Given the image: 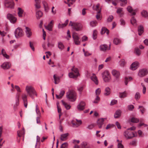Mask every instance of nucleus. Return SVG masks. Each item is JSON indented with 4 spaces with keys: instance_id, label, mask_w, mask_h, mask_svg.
<instances>
[{
    "instance_id": "f257e3e1",
    "label": "nucleus",
    "mask_w": 148,
    "mask_h": 148,
    "mask_svg": "<svg viewBox=\"0 0 148 148\" xmlns=\"http://www.w3.org/2000/svg\"><path fill=\"white\" fill-rule=\"evenodd\" d=\"M25 90L27 95L32 99H34V96H37L36 92L32 86L30 85H27L25 88Z\"/></svg>"
},
{
    "instance_id": "f03ea898",
    "label": "nucleus",
    "mask_w": 148,
    "mask_h": 148,
    "mask_svg": "<svg viewBox=\"0 0 148 148\" xmlns=\"http://www.w3.org/2000/svg\"><path fill=\"white\" fill-rule=\"evenodd\" d=\"M66 97L70 101H75L76 99V93L73 90H69L66 93Z\"/></svg>"
},
{
    "instance_id": "7ed1b4c3",
    "label": "nucleus",
    "mask_w": 148,
    "mask_h": 148,
    "mask_svg": "<svg viewBox=\"0 0 148 148\" xmlns=\"http://www.w3.org/2000/svg\"><path fill=\"white\" fill-rule=\"evenodd\" d=\"M123 135L127 139H130L136 137L137 134L136 132L130 131L127 130L124 132Z\"/></svg>"
},
{
    "instance_id": "20e7f679",
    "label": "nucleus",
    "mask_w": 148,
    "mask_h": 148,
    "mask_svg": "<svg viewBox=\"0 0 148 148\" xmlns=\"http://www.w3.org/2000/svg\"><path fill=\"white\" fill-rule=\"evenodd\" d=\"M72 72L69 73V77L73 78H77L79 75L78 69L73 67L71 69Z\"/></svg>"
},
{
    "instance_id": "39448f33",
    "label": "nucleus",
    "mask_w": 148,
    "mask_h": 148,
    "mask_svg": "<svg viewBox=\"0 0 148 148\" xmlns=\"http://www.w3.org/2000/svg\"><path fill=\"white\" fill-rule=\"evenodd\" d=\"M103 79L106 82H109L110 79L111 77L109 72L107 70H105L101 73Z\"/></svg>"
},
{
    "instance_id": "423d86ee",
    "label": "nucleus",
    "mask_w": 148,
    "mask_h": 148,
    "mask_svg": "<svg viewBox=\"0 0 148 148\" xmlns=\"http://www.w3.org/2000/svg\"><path fill=\"white\" fill-rule=\"evenodd\" d=\"M14 34L16 38H17L22 36L23 34L21 28L18 27L16 29L14 32Z\"/></svg>"
},
{
    "instance_id": "0eeeda50",
    "label": "nucleus",
    "mask_w": 148,
    "mask_h": 148,
    "mask_svg": "<svg viewBox=\"0 0 148 148\" xmlns=\"http://www.w3.org/2000/svg\"><path fill=\"white\" fill-rule=\"evenodd\" d=\"M110 44H109V46L106 44L101 45L99 47L100 50L101 51L105 52L110 49Z\"/></svg>"
},
{
    "instance_id": "6e6552de",
    "label": "nucleus",
    "mask_w": 148,
    "mask_h": 148,
    "mask_svg": "<svg viewBox=\"0 0 148 148\" xmlns=\"http://www.w3.org/2000/svg\"><path fill=\"white\" fill-rule=\"evenodd\" d=\"M73 38L74 41L76 45H79L80 44V39L78 34L76 33H73Z\"/></svg>"
},
{
    "instance_id": "1a4fd4ad",
    "label": "nucleus",
    "mask_w": 148,
    "mask_h": 148,
    "mask_svg": "<svg viewBox=\"0 0 148 148\" xmlns=\"http://www.w3.org/2000/svg\"><path fill=\"white\" fill-rule=\"evenodd\" d=\"M4 5L6 8H12L14 7V4L12 0H5Z\"/></svg>"
},
{
    "instance_id": "9d476101",
    "label": "nucleus",
    "mask_w": 148,
    "mask_h": 148,
    "mask_svg": "<svg viewBox=\"0 0 148 148\" xmlns=\"http://www.w3.org/2000/svg\"><path fill=\"white\" fill-rule=\"evenodd\" d=\"M7 18L10 20V22L12 23H15L17 21V18L13 15L8 14L7 16Z\"/></svg>"
},
{
    "instance_id": "9b49d317",
    "label": "nucleus",
    "mask_w": 148,
    "mask_h": 148,
    "mask_svg": "<svg viewBox=\"0 0 148 148\" xmlns=\"http://www.w3.org/2000/svg\"><path fill=\"white\" fill-rule=\"evenodd\" d=\"M73 126L74 127H77L79 126L82 123L81 120H78L77 119H74L71 122Z\"/></svg>"
},
{
    "instance_id": "f8f14e48",
    "label": "nucleus",
    "mask_w": 148,
    "mask_h": 148,
    "mask_svg": "<svg viewBox=\"0 0 148 148\" xmlns=\"http://www.w3.org/2000/svg\"><path fill=\"white\" fill-rule=\"evenodd\" d=\"M111 73L116 79H119L120 75V73L119 71L116 69H113L111 71Z\"/></svg>"
},
{
    "instance_id": "ddd939ff",
    "label": "nucleus",
    "mask_w": 148,
    "mask_h": 148,
    "mask_svg": "<svg viewBox=\"0 0 148 148\" xmlns=\"http://www.w3.org/2000/svg\"><path fill=\"white\" fill-rule=\"evenodd\" d=\"M21 98L23 101L24 105L25 108H27V96L25 93H23L21 95Z\"/></svg>"
},
{
    "instance_id": "4468645a",
    "label": "nucleus",
    "mask_w": 148,
    "mask_h": 148,
    "mask_svg": "<svg viewBox=\"0 0 148 148\" xmlns=\"http://www.w3.org/2000/svg\"><path fill=\"white\" fill-rule=\"evenodd\" d=\"M148 73L147 69H143L139 70L138 75L139 77H142L147 75Z\"/></svg>"
},
{
    "instance_id": "2eb2a0df",
    "label": "nucleus",
    "mask_w": 148,
    "mask_h": 148,
    "mask_svg": "<svg viewBox=\"0 0 148 148\" xmlns=\"http://www.w3.org/2000/svg\"><path fill=\"white\" fill-rule=\"evenodd\" d=\"M86 106V103L83 101H81L77 106V110L79 111H82L84 110Z\"/></svg>"
},
{
    "instance_id": "dca6fc26",
    "label": "nucleus",
    "mask_w": 148,
    "mask_h": 148,
    "mask_svg": "<svg viewBox=\"0 0 148 148\" xmlns=\"http://www.w3.org/2000/svg\"><path fill=\"white\" fill-rule=\"evenodd\" d=\"M139 66V63L138 62H135L133 63L131 65L130 69L134 71Z\"/></svg>"
},
{
    "instance_id": "f3484780",
    "label": "nucleus",
    "mask_w": 148,
    "mask_h": 148,
    "mask_svg": "<svg viewBox=\"0 0 148 148\" xmlns=\"http://www.w3.org/2000/svg\"><path fill=\"white\" fill-rule=\"evenodd\" d=\"M42 3L43 6L45 11L46 12H48L49 10V8L47 2L46 1L43 0L42 1Z\"/></svg>"
},
{
    "instance_id": "a211bd4d",
    "label": "nucleus",
    "mask_w": 148,
    "mask_h": 148,
    "mask_svg": "<svg viewBox=\"0 0 148 148\" xmlns=\"http://www.w3.org/2000/svg\"><path fill=\"white\" fill-rule=\"evenodd\" d=\"M25 33L27 37L28 38H30L32 35V33L31 31V29L28 27H25Z\"/></svg>"
},
{
    "instance_id": "6ab92c4d",
    "label": "nucleus",
    "mask_w": 148,
    "mask_h": 148,
    "mask_svg": "<svg viewBox=\"0 0 148 148\" xmlns=\"http://www.w3.org/2000/svg\"><path fill=\"white\" fill-rule=\"evenodd\" d=\"M82 28V25L81 24L76 23L73 28L76 30L78 31L81 29Z\"/></svg>"
},
{
    "instance_id": "aec40b11",
    "label": "nucleus",
    "mask_w": 148,
    "mask_h": 148,
    "mask_svg": "<svg viewBox=\"0 0 148 148\" xmlns=\"http://www.w3.org/2000/svg\"><path fill=\"white\" fill-rule=\"evenodd\" d=\"M91 79L96 85H98V80L97 77L95 74H93L92 76L91 77Z\"/></svg>"
},
{
    "instance_id": "412c9836",
    "label": "nucleus",
    "mask_w": 148,
    "mask_h": 148,
    "mask_svg": "<svg viewBox=\"0 0 148 148\" xmlns=\"http://www.w3.org/2000/svg\"><path fill=\"white\" fill-rule=\"evenodd\" d=\"M121 110L119 109L116 110L114 114V118L116 119L119 117L121 115Z\"/></svg>"
},
{
    "instance_id": "4be33fe9",
    "label": "nucleus",
    "mask_w": 148,
    "mask_h": 148,
    "mask_svg": "<svg viewBox=\"0 0 148 148\" xmlns=\"http://www.w3.org/2000/svg\"><path fill=\"white\" fill-rule=\"evenodd\" d=\"M106 119L101 118L99 119L97 121V123L99 128H101L102 125L103 124V121L104 119Z\"/></svg>"
},
{
    "instance_id": "5701e85b",
    "label": "nucleus",
    "mask_w": 148,
    "mask_h": 148,
    "mask_svg": "<svg viewBox=\"0 0 148 148\" xmlns=\"http://www.w3.org/2000/svg\"><path fill=\"white\" fill-rule=\"evenodd\" d=\"M18 15L19 17H22L24 12V10L20 8H18L17 9Z\"/></svg>"
},
{
    "instance_id": "b1692460",
    "label": "nucleus",
    "mask_w": 148,
    "mask_h": 148,
    "mask_svg": "<svg viewBox=\"0 0 148 148\" xmlns=\"http://www.w3.org/2000/svg\"><path fill=\"white\" fill-rule=\"evenodd\" d=\"M1 66L4 69H8L10 68V63L8 62H5Z\"/></svg>"
},
{
    "instance_id": "393cba45",
    "label": "nucleus",
    "mask_w": 148,
    "mask_h": 148,
    "mask_svg": "<svg viewBox=\"0 0 148 148\" xmlns=\"http://www.w3.org/2000/svg\"><path fill=\"white\" fill-rule=\"evenodd\" d=\"M69 135V134L66 133L61 134L60 136V140L62 141H65L67 139V136Z\"/></svg>"
},
{
    "instance_id": "a878e982",
    "label": "nucleus",
    "mask_w": 148,
    "mask_h": 148,
    "mask_svg": "<svg viewBox=\"0 0 148 148\" xmlns=\"http://www.w3.org/2000/svg\"><path fill=\"white\" fill-rule=\"evenodd\" d=\"M69 21V20L67 19L66 21L63 24L59 23L58 26V28L59 29L65 27L68 24Z\"/></svg>"
},
{
    "instance_id": "bb28decb",
    "label": "nucleus",
    "mask_w": 148,
    "mask_h": 148,
    "mask_svg": "<svg viewBox=\"0 0 148 148\" xmlns=\"http://www.w3.org/2000/svg\"><path fill=\"white\" fill-rule=\"evenodd\" d=\"M106 33L107 35H108L109 34V30L106 27H102L101 31V34H103Z\"/></svg>"
},
{
    "instance_id": "cd10ccee",
    "label": "nucleus",
    "mask_w": 148,
    "mask_h": 148,
    "mask_svg": "<svg viewBox=\"0 0 148 148\" xmlns=\"http://www.w3.org/2000/svg\"><path fill=\"white\" fill-rule=\"evenodd\" d=\"M42 12L40 10H38L36 12V16L38 19H40L42 17Z\"/></svg>"
},
{
    "instance_id": "c85d7f7f",
    "label": "nucleus",
    "mask_w": 148,
    "mask_h": 148,
    "mask_svg": "<svg viewBox=\"0 0 148 148\" xmlns=\"http://www.w3.org/2000/svg\"><path fill=\"white\" fill-rule=\"evenodd\" d=\"M35 6L36 8L39 9L40 8V0H35Z\"/></svg>"
},
{
    "instance_id": "c756f323",
    "label": "nucleus",
    "mask_w": 148,
    "mask_h": 148,
    "mask_svg": "<svg viewBox=\"0 0 148 148\" xmlns=\"http://www.w3.org/2000/svg\"><path fill=\"white\" fill-rule=\"evenodd\" d=\"M65 93V91L63 90H61L59 93V95L56 94V97L58 99H61L63 95H64Z\"/></svg>"
},
{
    "instance_id": "7c9ffc66",
    "label": "nucleus",
    "mask_w": 148,
    "mask_h": 148,
    "mask_svg": "<svg viewBox=\"0 0 148 148\" xmlns=\"http://www.w3.org/2000/svg\"><path fill=\"white\" fill-rule=\"evenodd\" d=\"M20 96V93H17L15 97L16 105L18 106L19 104V99Z\"/></svg>"
},
{
    "instance_id": "2f4dec72",
    "label": "nucleus",
    "mask_w": 148,
    "mask_h": 148,
    "mask_svg": "<svg viewBox=\"0 0 148 148\" xmlns=\"http://www.w3.org/2000/svg\"><path fill=\"white\" fill-rule=\"evenodd\" d=\"M113 43L115 45H118L120 44L121 42V40L118 38H114L113 41Z\"/></svg>"
},
{
    "instance_id": "473e14b6",
    "label": "nucleus",
    "mask_w": 148,
    "mask_h": 148,
    "mask_svg": "<svg viewBox=\"0 0 148 148\" xmlns=\"http://www.w3.org/2000/svg\"><path fill=\"white\" fill-rule=\"evenodd\" d=\"M143 27L142 25H140L138 28V33L140 36L141 35L143 32Z\"/></svg>"
},
{
    "instance_id": "72a5a7b5",
    "label": "nucleus",
    "mask_w": 148,
    "mask_h": 148,
    "mask_svg": "<svg viewBox=\"0 0 148 148\" xmlns=\"http://www.w3.org/2000/svg\"><path fill=\"white\" fill-rule=\"evenodd\" d=\"M126 64V62L124 59H122L120 60L119 62L120 66L122 67H124Z\"/></svg>"
},
{
    "instance_id": "f704fd0d",
    "label": "nucleus",
    "mask_w": 148,
    "mask_h": 148,
    "mask_svg": "<svg viewBox=\"0 0 148 148\" xmlns=\"http://www.w3.org/2000/svg\"><path fill=\"white\" fill-rule=\"evenodd\" d=\"M58 47L59 49L61 50L64 49V45L61 42H59L58 43Z\"/></svg>"
},
{
    "instance_id": "c9c22d12",
    "label": "nucleus",
    "mask_w": 148,
    "mask_h": 148,
    "mask_svg": "<svg viewBox=\"0 0 148 148\" xmlns=\"http://www.w3.org/2000/svg\"><path fill=\"white\" fill-rule=\"evenodd\" d=\"M131 23L134 26H136L137 25L136 21L134 17H132L131 20Z\"/></svg>"
},
{
    "instance_id": "e433bc0d",
    "label": "nucleus",
    "mask_w": 148,
    "mask_h": 148,
    "mask_svg": "<svg viewBox=\"0 0 148 148\" xmlns=\"http://www.w3.org/2000/svg\"><path fill=\"white\" fill-rule=\"evenodd\" d=\"M36 111L37 115V117H40L41 113L37 105H36Z\"/></svg>"
},
{
    "instance_id": "4c0bfd02",
    "label": "nucleus",
    "mask_w": 148,
    "mask_h": 148,
    "mask_svg": "<svg viewBox=\"0 0 148 148\" xmlns=\"http://www.w3.org/2000/svg\"><path fill=\"white\" fill-rule=\"evenodd\" d=\"M110 93V89L109 87H107L105 89L104 94L105 95L107 96L109 95Z\"/></svg>"
},
{
    "instance_id": "58836bf2",
    "label": "nucleus",
    "mask_w": 148,
    "mask_h": 148,
    "mask_svg": "<svg viewBox=\"0 0 148 148\" xmlns=\"http://www.w3.org/2000/svg\"><path fill=\"white\" fill-rule=\"evenodd\" d=\"M127 96V93L125 91L119 93V97L121 98H123Z\"/></svg>"
},
{
    "instance_id": "ea45409f",
    "label": "nucleus",
    "mask_w": 148,
    "mask_h": 148,
    "mask_svg": "<svg viewBox=\"0 0 148 148\" xmlns=\"http://www.w3.org/2000/svg\"><path fill=\"white\" fill-rule=\"evenodd\" d=\"M62 102L63 105L64 106L66 109L69 110L71 106L69 104H68L63 100L62 101Z\"/></svg>"
},
{
    "instance_id": "a19ab883",
    "label": "nucleus",
    "mask_w": 148,
    "mask_h": 148,
    "mask_svg": "<svg viewBox=\"0 0 148 148\" xmlns=\"http://www.w3.org/2000/svg\"><path fill=\"white\" fill-rule=\"evenodd\" d=\"M127 10L128 12L131 13L132 15H133L135 14V12L133 11L132 7L131 6H128L127 8Z\"/></svg>"
},
{
    "instance_id": "79ce46f5",
    "label": "nucleus",
    "mask_w": 148,
    "mask_h": 148,
    "mask_svg": "<svg viewBox=\"0 0 148 148\" xmlns=\"http://www.w3.org/2000/svg\"><path fill=\"white\" fill-rule=\"evenodd\" d=\"M116 12L118 14L121 16H122L123 14V8H119L118 9Z\"/></svg>"
},
{
    "instance_id": "37998d69",
    "label": "nucleus",
    "mask_w": 148,
    "mask_h": 148,
    "mask_svg": "<svg viewBox=\"0 0 148 148\" xmlns=\"http://www.w3.org/2000/svg\"><path fill=\"white\" fill-rule=\"evenodd\" d=\"M76 0H67V3L65 1V3H67L69 7H70L71 5H72L74 3ZM80 0H78V2H79Z\"/></svg>"
},
{
    "instance_id": "c03bdc74",
    "label": "nucleus",
    "mask_w": 148,
    "mask_h": 148,
    "mask_svg": "<svg viewBox=\"0 0 148 148\" xmlns=\"http://www.w3.org/2000/svg\"><path fill=\"white\" fill-rule=\"evenodd\" d=\"M40 139V137L38 136H36V143L35 146V148H40V145H38L37 143L39 142Z\"/></svg>"
},
{
    "instance_id": "a18cd8bd",
    "label": "nucleus",
    "mask_w": 148,
    "mask_h": 148,
    "mask_svg": "<svg viewBox=\"0 0 148 148\" xmlns=\"http://www.w3.org/2000/svg\"><path fill=\"white\" fill-rule=\"evenodd\" d=\"M138 109H140V110L142 114H144L145 111V109L142 106H139Z\"/></svg>"
},
{
    "instance_id": "49530a36",
    "label": "nucleus",
    "mask_w": 148,
    "mask_h": 148,
    "mask_svg": "<svg viewBox=\"0 0 148 148\" xmlns=\"http://www.w3.org/2000/svg\"><path fill=\"white\" fill-rule=\"evenodd\" d=\"M130 121L134 123H137L139 121L138 119L134 117L130 119Z\"/></svg>"
},
{
    "instance_id": "de8ad7c7",
    "label": "nucleus",
    "mask_w": 148,
    "mask_h": 148,
    "mask_svg": "<svg viewBox=\"0 0 148 148\" xmlns=\"http://www.w3.org/2000/svg\"><path fill=\"white\" fill-rule=\"evenodd\" d=\"M93 9L94 10H96L97 12L98 11H101V9L99 7V4L94 5L93 6Z\"/></svg>"
},
{
    "instance_id": "09e8293b",
    "label": "nucleus",
    "mask_w": 148,
    "mask_h": 148,
    "mask_svg": "<svg viewBox=\"0 0 148 148\" xmlns=\"http://www.w3.org/2000/svg\"><path fill=\"white\" fill-rule=\"evenodd\" d=\"M97 24V22L96 21H92L90 22V25L91 27H95Z\"/></svg>"
},
{
    "instance_id": "8fccbe9b",
    "label": "nucleus",
    "mask_w": 148,
    "mask_h": 148,
    "mask_svg": "<svg viewBox=\"0 0 148 148\" xmlns=\"http://www.w3.org/2000/svg\"><path fill=\"white\" fill-rule=\"evenodd\" d=\"M53 78L54 80V83L56 84H58L59 82V78L57 77L55 75H53Z\"/></svg>"
},
{
    "instance_id": "3c124183",
    "label": "nucleus",
    "mask_w": 148,
    "mask_h": 148,
    "mask_svg": "<svg viewBox=\"0 0 148 148\" xmlns=\"http://www.w3.org/2000/svg\"><path fill=\"white\" fill-rule=\"evenodd\" d=\"M25 133V131H18L17 132V134L18 137H20L22 135H24Z\"/></svg>"
},
{
    "instance_id": "603ef678",
    "label": "nucleus",
    "mask_w": 148,
    "mask_h": 148,
    "mask_svg": "<svg viewBox=\"0 0 148 148\" xmlns=\"http://www.w3.org/2000/svg\"><path fill=\"white\" fill-rule=\"evenodd\" d=\"M97 32L96 30H94L93 32V39L95 40L96 39L97 37Z\"/></svg>"
},
{
    "instance_id": "864d4df0",
    "label": "nucleus",
    "mask_w": 148,
    "mask_h": 148,
    "mask_svg": "<svg viewBox=\"0 0 148 148\" xmlns=\"http://www.w3.org/2000/svg\"><path fill=\"white\" fill-rule=\"evenodd\" d=\"M121 2L120 3L121 6H124L126 5L127 3V0H120Z\"/></svg>"
},
{
    "instance_id": "5fc2aeb1",
    "label": "nucleus",
    "mask_w": 148,
    "mask_h": 148,
    "mask_svg": "<svg viewBox=\"0 0 148 148\" xmlns=\"http://www.w3.org/2000/svg\"><path fill=\"white\" fill-rule=\"evenodd\" d=\"M100 100V98L98 96H97L95 98V100H93L92 101V102L93 103H97L99 102Z\"/></svg>"
},
{
    "instance_id": "6e6d98bb",
    "label": "nucleus",
    "mask_w": 148,
    "mask_h": 148,
    "mask_svg": "<svg viewBox=\"0 0 148 148\" xmlns=\"http://www.w3.org/2000/svg\"><path fill=\"white\" fill-rule=\"evenodd\" d=\"M140 93L138 92H137L135 95V98L137 100H138L140 98Z\"/></svg>"
},
{
    "instance_id": "4d7b16f0",
    "label": "nucleus",
    "mask_w": 148,
    "mask_h": 148,
    "mask_svg": "<svg viewBox=\"0 0 148 148\" xmlns=\"http://www.w3.org/2000/svg\"><path fill=\"white\" fill-rule=\"evenodd\" d=\"M142 15L145 17H147L148 16V14L147 12L145 10L141 12Z\"/></svg>"
},
{
    "instance_id": "13d9d810",
    "label": "nucleus",
    "mask_w": 148,
    "mask_h": 148,
    "mask_svg": "<svg viewBox=\"0 0 148 148\" xmlns=\"http://www.w3.org/2000/svg\"><path fill=\"white\" fill-rule=\"evenodd\" d=\"M14 88L17 91V93H19V92H21V90L18 86L15 85L14 87Z\"/></svg>"
},
{
    "instance_id": "bf43d9fd",
    "label": "nucleus",
    "mask_w": 148,
    "mask_h": 148,
    "mask_svg": "<svg viewBox=\"0 0 148 148\" xmlns=\"http://www.w3.org/2000/svg\"><path fill=\"white\" fill-rule=\"evenodd\" d=\"M135 53L138 56H139L141 54V52L140 50L138 48L135 49Z\"/></svg>"
},
{
    "instance_id": "052dcab7",
    "label": "nucleus",
    "mask_w": 148,
    "mask_h": 148,
    "mask_svg": "<svg viewBox=\"0 0 148 148\" xmlns=\"http://www.w3.org/2000/svg\"><path fill=\"white\" fill-rule=\"evenodd\" d=\"M68 144L67 143H64L61 145L60 148H67Z\"/></svg>"
},
{
    "instance_id": "680f3d73",
    "label": "nucleus",
    "mask_w": 148,
    "mask_h": 148,
    "mask_svg": "<svg viewBox=\"0 0 148 148\" xmlns=\"http://www.w3.org/2000/svg\"><path fill=\"white\" fill-rule=\"evenodd\" d=\"M113 19V17L112 16H110L107 18V21L108 22H111Z\"/></svg>"
},
{
    "instance_id": "e2e57ef3",
    "label": "nucleus",
    "mask_w": 148,
    "mask_h": 148,
    "mask_svg": "<svg viewBox=\"0 0 148 148\" xmlns=\"http://www.w3.org/2000/svg\"><path fill=\"white\" fill-rule=\"evenodd\" d=\"M127 108L129 110L132 111L134 108V107L133 105H130L128 106Z\"/></svg>"
},
{
    "instance_id": "0e129e2a",
    "label": "nucleus",
    "mask_w": 148,
    "mask_h": 148,
    "mask_svg": "<svg viewBox=\"0 0 148 148\" xmlns=\"http://www.w3.org/2000/svg\"><path fill=\"white\" fill-rule=\"evenodd\" d=\"M122 141H120V142L119 143H118V148H123V146L122 144Z\"/></svg>"
},
{
    "instance_id": "69168bd1",
    "label": "nucleus",
    "mask_w": 148,
    "mask_h": 148,
    "mask_svg": "<svg viewBox=\"0 0 148 148\" xmlns=\"http://www.w3.org/2000/svg\"><path fill=\"white\" fill-rule=\"evenodd\" d=\"M95 94L96 95L98 96L100 94L101 92V89L100 88H98L97 89L95 90Z\"/></svg>"
},
{
    "instance_id": "338daca9",
    "label": "nucleus",
    "mask_w": 148,
    "mask_h": 148,
    "mask_svg": "<svg viewBox=\"0 0 148 148\" xmlns=\"http://www.w3.org/2000/svg\"><path fill=\"white\" fill-rule=\"evenodd\" d=\"M81 145L82 148H86V146L87 145V143L86 142H83L81 143Z\"/></svg>"
},
{
    "instance_id": "774afa93",
    "label": "nucleus",
    "mask_w": 148,
    "mask_h": 148,
    "mask_svg": "<svg viewBox=\"0 0 148 148\" xmlns=\"http://www.w3.org/2000/svg\"><path fill=\"white\" fill-rule=\"evenodd\" d=\"M94 124H92L90 125H88L86 127L87 129H88L89 130H91L94 127Z\"/></svg>"
}]
</instances>
